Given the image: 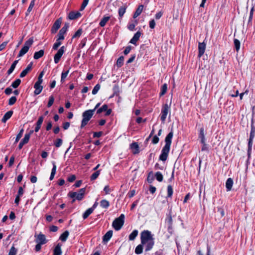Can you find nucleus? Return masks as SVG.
Returning a JSON list of instances; mask_svg holds the SVG:
<instances>
[{
	"label": "nucleus",
	"mask_w": 255,
	"mask_h": 255,
	"mask_svg": "<svg viewBox=\"0 0 255 255\" xmlns=\"http://www.w3.org/2000/svg\"><path fill=\"white\" fill-rule=\"evenodd\" d=\"M30 138L29 134H27L26 133L24 135L23 138L22 139L21 141L24 142V143H27Z\"/></svg>",
	"instance_id": "obj_56"
},
{
	"label": "nucleus",
	"mask_w": 255,
	"mask_h": 255,
	"mask_svg": "<svg viewBox=\"0 0 255 255\" xmlns=\"http://www.w3.org/2000/svg\"><path fill=\"white\" fill-rule=\"evenodd\" d=\"M89 0H84L80 8L81 11L83 10L87 5Z\"/></svg>",
	"instance_id": "obj_49"
},
{
	"label": "nucleus",
	"mask_w": 255,
	"mask_h": 255,
	"mask_svg": "<svg viewBox=\"0 0 255 255\" xmlns=\"http://www.w3.org/2000/svg\"><path fill=\"white\" fill-rule=\"evenodd\" d=\"M127 7L126 6H121L118 10V14L119 16V19H122L123 15L126 12Z\"/></svg>",
	"instance_id": "obj_27"
},
{
	"label": "nucleus",
	"mask_w": 255,
	"mask_h": 255,
	"mask_svg": "<svg viewBox=\"0 0 255 255\" xmlns=\"http://www.w3.org/2000/svg\"><path fill=\"white\" fill-rule=\"evenodd\" d=\"M206 48V44L204 42H199L198 44L199 54L198 56L201 57L204 53Z\"/></svg>",
	"instance_id": "obj_16"
},
{
	"label": "nucleus",
	"mask_w": 255,
	"mask_h": 255,
	"mask_svg": "<svg viewBox=\"0 0 255 255\" xmlns=\"http://www.w3.org/2000/svg\"><path fill=\"white\" fill-rule=\"evenodd\" d=\"M140 240L142 245H146L145 251L147 252L152 249L154 244V238L151 232L144 230L140 233Z\"/></svg>",
	"instance_id": "obj_1"
},
{
	"label": "nucleus",
	"mask_w": 255,
	"mask_h": 255,
	"mask_svg": "<svg viewBox=\"0 0 255 255\" xmlns=\"http://www.w3.org/2000/svg\"><path fill=\"white\" fill-rule=\"evenodd\" d=\"M124 57L121 56L118 59L116 62L117 66L118 68L121 67L124 65Z\"/></svg>",
	"instance_id": "obj_34"
},
{
	"label": "nucleus",
	"mask_w": 255,
	"mask_h": 255,
	"mask_svg": "<svg viewBox=\"0 0 255 255\" xmlns=\"http://www.w3.org/2000/svg\"><path fill=\"white\" fill-rule=\"evenodd\" d=\"M16 98L15 96L11 97L8 100V105L10 106H12L14 105L16 101Z\"/></svg>",
	"instance_id": "obj_47"
},
{
	"label": "nucleus",
	"mask_w": 255,
	"mask_h": 255,
	"mask_svg": "<svg viewBox=\"0 0 255 255\" xmlns=\"http://www.w3.org/2000/svg\"><path fill=\"white\" fill-rule=\"evenodd\" d=\"M43 120H44V117L43 116L39 117L38 119V121L36 123V125L39 126L41 127V125L43 122Z\"/></svg>",
	"instance_id": "obj_51"
},
{
	"label": "nucleus",
	"mask_w": 255,
	"mask_h": 255,
	"mask_svg": "<svg viewBox=\"0 0 255 255\" xmlns=\"http://www.w3.org/2000/svg\"><path fill=\"white\" fill-rule=\"evenodd\" d=\"M62 42L61 41L59 40L56 39V42L54 43L52 46V49L54 50H58L59 47L61 45Z\"/></svg>",
	"instance_id": "obj_41"
},
{
	"label": "nucleus",
	"mask_w": 255,
	"mask_h": 255,
	"mask_svg": "<svg viewBox=\"0 0 255 255\" xmlns=\"http://www.w3.org/2000/svg\"><path fill=\"white\" fill-rule=\"evenodd\" d=\"M71 69V67H69L67 70L65 71L63 70L61 73V80L60 82L61 83H63L65 82V79L67 77L68 74L69 73L70 69Z\"/></svg>",
	"instance_id": "obj_20"
},
{
	"label": "nucleus",
	"mask_w": 255,
	"mask_h": 255,
	"mask_svg": "<svg viewBox=\"0 0 255 255\" xmlns=\"http://www.w3.org/2000/svg\"><path fill=\"white\" fill-rule=\"evenodd\" d=\"M94 110H88L84 111L82 113V120L81 121V124L80 128H83L88 124V122L90 120L94 115Z\"/></svg>",
	"instance_id": "obj_3"
},
{
	"label": "nucleus",
	"mask_w": 255,
	"mask_h": 255,
	"mask_svg": "<svg viewBox=\"0 0 255 255\" xmlns=\"http://www.w3.org/2000/svg\"><path fill=\"white\" fill-rule=\"evenodd\" d=\"M158 141H159V138L157 135H155L152 138L151 142L153 144H156L158 142Z\"/></svg>",
	"instance_id": "obj_60"
},
{
	"label": "nucleus",
	"mask_w": 255,
	"mask_h": 255,
	"mask_svg": "<svg viewBox=\"0 0 255 255\" xmlns=\"http://www.w3.org/2000/svg\"><path fill=\"white\" fill-rule=\"evenodd\" d=\"M82 32H83L82 29L79 28L77 31H76L75 32L74 34L73 35L72 39L75 38L79 37L81 35Z\"/></svg>",
	"instance_id": "obj_44"
},
{
	"label": "nucleus",
	"mask_w": 255,
	"mask_h": 255,
	"mask_svg": "<svg viewBox=\"0 0 255 255\" xmlns=\"http://www.w3.org/2000/svg\"><path fill=\"white\" fill-rule=\"evenodd\" d=\"M233 184V179L231 178H228L226 182V187L228 191H229L232 189Z\"/></svg>",
	"instance_id": "obj_26"
},
{
	"label": "nucleus",
	"mask_w": 255,
	"mask_h": 255,
	"mask_svg": "<svg viewBox=\"0 0 255 255\" xmlns=\"http://www.w3.org/2000/svg\"><path fill=\"white\" fill-rule=\"evenodd\" d=\"M199 137L201 139V143H204V141H205V137L204 129L203 128H201L200 129Z\"/></svg>",
	"instance_id": "obj_30"
},
{
	"label": "nucleus",
	"mask_w": 255,
	"mask_h": 255,
	"mask_svg": "<svg viewBox=\"0 0 255 255\" xmlns=\"http://www.w3.org/2000/svg\"><path fill=\"white\" fill-rule=\"evenodd\" d=\"M35 0H31L30 3V4L28 7V12H31V11L32 10L34 4H35Z\"/></svg>",
	"instance_id": "obj_54"
},
{
	"label": "nucleus",
	"mask_w": 255,
	"mask_h": 255,
	"mask_svg": "<svg viewBox=\"0 0 255 255\" xmlns=\"http://www.w3.org/2000/svg\"><path fill=\"white\" fill-rule=\"evenodd\" d=\"M34 88L35 90L34 94L35 95H39L43 90V86L40 85L35 84L34 85Z\"/></svg>",
	"instance_id": "obj_23"
},
{
	"label": "nucleus",
	"mask_w": 255,
	"mask_h": 255,
	"mask_svg": "<svg viewBox=\"0 0 255 255\" xmlns=\"http://www.w3.org/2000/svg\"><path fill=\"white\" fill-rule=\"evenodd\" d=\"M62 22V18L61 17L55 20L51 28V33L52 34H55L57 32V30L61 26Z\"/></svg>",
	"instance_id": "obj_8"
},
{
	"label": "nucleus",
	"mask_w": 255,
	"mask_h": 255,
	"mask_svg": "<svg viewBox=\"0 0 255 255\" xmlns=\"http://www.w3.org/2000/svg\"><path fill=\"white\" fill-rule=\"evenodd\" d=\"M17 252V249H16L14 245L11 247L8 255H16Z\"/></svg>",
	"instance_id": "obj_42"
},
{
	"label": "nucleus",
	"mask_w": 255,
	"mask_h": 255,
	"mask_svg": "<svg viewBox=\"0 0 255 255\" xmlns=\"http://www.w3.org/2000/svg\"><path fill=\"white\" fill-rule=\"evenodd\" d=\"M66 48L64 46H61L57 51L54 56V61L55 64H57L60 60L61 58L64 53Z\"/></svg>",
	"instance_id": "obj_7"
},
{
	"label": "nucleus",
	"mask_w": 255,
	"mask_h": 255,
	"mask_svg": "<svg viewBox=\"0 0 255 255\" xmlns=\"http://www.w3.org/2000/svg\"><path fill=\"white\" fill-rule=\"evenodd\" d=\"M234 44L236 48V49L237 51H238L240 48V42L238 39L234 40Z\"/></svg>",
	"instance_id": "obj_50"
},
{
	"label": "nucleus",
	"mask_w": 255,
	"mask_h": 255,
	"mask_svg": "<svg viewBox=\"0 0 255 255\" xmlns=\"http://www.w3.org/2000/svg\"><path fill=\"white\" fill-rule=\"evenodd\" d=\"M125 215L123 214L116 218L112 223V226L116 231H119L123 226L125 223Z\"/></svg>",
	"instance_id": "obj_4"
},
{
	"label": "nucleus",
	"mask_w": 255,
	"mask_h": 255,
	"mask_svg": "<svg viewBox=\"0 0 255 255\" xmlns=\"http://www.w3.org/2000/svg\"><path fill=\"white\" fill-rule=\"evenodd\" d=\"M149 27H150L151 29H153V28H154V27H155V25H156V23H155V22L154 19H151V20L149 21Z\"/></svg>",
	"instance_id": "obj_55"
},
{
	"label": "nucleus",
	"mask_w": 255,
	"mask_h": 255,
	"mask_svg": "<svg viewBox=\"0 0 255 255\" xmlns=\"http://www.w3.org/2000/svg\"><path fill=\"white\" fill-rule=\"evenodd\" d=\"M34 237L36 238L35 241L37 243L44 245L47 242L45 236L41 233L37 235H35Z\"/></svg>",
	"instance_id": "obj_11"
},
{
	"label": "nucleus",
	"mask_w": 255,
	"mask_h": 255,
	"mask_svg": "<svg viewBox=\"0 0 255 255\" xmlns=\"http://www.w3.org/2000/svg\"><path fill=\"white\" fill-rule=\"evenodd\" d=\"M69 235V232L68 231H65L63 232L60 236L59 240H60L62 242H65Z\"/></svg>",
	"instance_id": "obj_28"
},
{
	"label": "nucleus",
	"mask_w": 255,
	"mask_h": 255,
	"mask_svg": "<svg viewBox=\"0 0 255 255\" xmlns=\"http://www.w3.org/2000/svg\"><path fill=\"white\" fill-rule=\"evenodd\" d=\"M100 87L101 86L99 84H97V85H96L92 90V94H96L98 93V91L100 90Z\"/></svg>",
	"instance_id": "obj_46"
},
{
	"label": "nucleus",
	"mask_w": 255,
	"mask_h": 255,
	"mask_svg": "<svg viewBox=\"0 0 255 255\" xmlns=\"http://www.w3.org/2000/svg\"><path fill=\"white\" fill-rule=\"evenodd\" d=\"M69 27V24L67 22H66L64 23V26L62 27V28L60 30L66 33Z\"/></svg>",
	"instance_id": "obj_52"
},
{
	"label": "nucleus",
	"mask_w": 255,
	"mask_h": 255,
	"mask_svg": "<svg viewBox=\"0 0 255 255\" xmlns=\"http://www.w3.org/2000/svg\"><path fill=\"white\" fill-rule=\"evenodd\" d=\"M113 232L112 230H109L105 234L102 239V242L104 244H106L109 241L113 236Z\"/></svg>",
	"instance_id": "obj_15"
},
{
	"label": "nucleus",
	"mask_w": 255,
	"mask_h": 255,
	"mask_svg": "<svg viewBox=\"0 0 255 255\" xmlns=\"http://www.w3.org/2000/svg\"><path fill=\"white\" fill-rule=\"evenodd\" d=\"M141 35V32L139 31H137L133 35L132 38L130 40L129 43L136 46L137 42L139 40L140 36Z\"/></svg>",
	"instance_id": "obj_12"
},
{
	"label": "nucleus",
	"mask_w": 255,
	"mask_h": 255,
	"mask_svg": "<svg viewBox=\"0 0 255 255\" xmlns=\"http://www.w3.org/2000/svg\"><path fill=\"white\" fill-rule=\"evenodd\" d=\"M8 41H4L2 42L1 44H0V51L5 49L7 44L8 43Z\"/></svg>",
	"instance_id": "obj_62"
},
{
	"label": "nucleus",
	"mask_w": 255,
	"mask_h": 255,
	"mask_svg": "<svg viewBox=\"0 0 255 255\" xmlns=\"http://www.w3.org/2000/svg\"><path fill=\"white\" fill-rule=\"evenodd\" d=\"M23 131H24L23 128H21L20 130L19 133L16 135L15 140V143L19 141V140L20 139V138L22 137Z\"/></svg>",
	"instance_id": "obj_45"
},
{
	"label": "nucleus",
	"mask_w": 255,
	"mask_h": 255,
	"mask_svg": "<svg viewBox=\"0 0 255 255\" xmlns=\"http://www.w3.org/2000/svg\"><path fill=\"white\" fill-rule=\"evenodd\" d=\"M103 134V131H98V132H94L93 133V137L94 138H96V137H101Z\"/></svg>",
	"instance_id": "obj_57"
},
{
	"label": "nucleus",
	"mask_w": 255,
	"mask_h": 255,
	"mask_svg": "<svg viewBox=\"0 0 255 255\" xmlns=\"http://www.w3.org/2000/svg\"><path fill=\"white\" fill-rule=\"evenodd\" d=\"M170 111V103L168 104L167 103L165 104L162 107V116L161 117V120L163 123H164L165 120Z\"/></svg>",
	"instance_id": "obj_6"
},
{
	"label": "nucleus",
	"mask_w": 255,
	"mask_h": 255,
	"mask_svg": "<svg viewBox=\"0 0 255 255\" xmlns=\"http://www.w3.org/2000/svg\"><path fill=\"white\" fill-rule=\"evenodd\" d=\"M61 244L58 243L56 247H55L53 250V255H61L62 254V250H61Z\"/></svg>",
	"instance_id": "obj_19"
},
{
	"label": "nucleus",
	"mask_w": 255,
	"mask_h": 255,
	"mask_svg": "<svg viewBox=\"0 0 255 255\" xmlns=\"http://www.w3.org/2000/svg\"><path fill=\"white\" fill-rule=\"evenodd\" d=\"M167 84H164L162 87V91L160 93V95H164L167 91Z\"/></svg>",
	"instance_id": "obj_53"
},
{
	"label": "nucleus",
	"mask_w": 255,
	"mask_h": 255,
	"mask_svg": "<svg viewBox=\"0 0 255 255\" xmlns=\"http://www.w3.org/2000/svg\"><path fill=\"white\" fill-rule=\"evenodd\" d=\"M33 42L32 38H30L27 41H26L24 44V45L20 50L18 57H21L26 54L28 51L30 47L32 45Z\"/></svg>",
	"instance_id": "obj_5"
},
{
	"label": "nucleus",
	"mask_w": 255,
	"mask_h": 255,
	"mask_svg": "<svg viewBox=\"0 0 255 255\" xmlns=\"http://www.w3.org/2000/svg\"><path fill=\"white\" fill-rule=\"evenodd\" d=\"M131 49V46H128L126 47L125 50L124 51V54L125 55H128Z\"/></svg>",
	"instance_id": "obj_61"
},
{
	"label": "nucleus",
	"mask_w": 255,
	"mask_h": 255,
	"mask_svg": "<svg viewBox=\"0 0 255 255\" xmlns=\"http://www.w3.org/2000/svg\"><path fill=\"white\" fill-rule=\"evenodd\" d=\"M76 177L75 175H71L67 178V180L69 182H72L75 180Z\"/></svg>",
	"instance_id": "obj_59"
},
{
	"label": "nucleus",
	"mask_w": 255,
	"mask_h": 255,
	"mask_svg": "<svg viewBox=\"0 0 255 255\" xmlns=\"http://www.w3.org/2000/svg\"><path fill=\"white\" fill-rule=\"evenodd\" d=\"M108 108V106L107 104H104L101 108H99L97 110V114H100L103 112H105L107 108Z\"/></svg>",
	"instance_id": "obj_38"
},
{
	"label": "nucleus",
	"mask_w": 255,
	"mask_h": 255,
	"mask_svg": "<svg viewBox=\"0 0 255 255\" xmlns=\"http://www.w3.org/2000/svg\"><path fill=\"white\" fill-rule=\"evenodd\" d=\"M138 231L134 230L129 235L128 239L130 241H133L138 235Z\"/></svg>",
	"instance_id": "obj_31"
},
{
	"label": "nucleus",
	"mask_w": 255,
	"mask_h": 255,
	"mask_svg": "<svg viewBox=\"0 0 255 255\" xmlns=\"http://www.w3.org/2000/svg\"><path fill=\"white\" fill-rule=\"evenodd\" d=\"M110 16L104 15L99 22V25L101 27H104L106 24L107 22L110 20Z\"/></svg>",
	"instance_id": "obj_24"
},
{
	"label": "nucleus",
	"mask_w": 255,
	"mask_h": 255,
	"mask_svg": "<svg viewBox=\"0 0 255 255\" xmlns=\"http://www.w3.org/2000/svg\"><path fill=\"white\" fill-rule=\"evenodd\" d=\"M52 163L53 167L52 168L51 174H50V176L49 177L50 180H52L54 179V176L56 174V168H57L55 161H52Z\"/></svg>",
	"instance_id": "obj_22"
},
{
	"label": "nucleus",
	"mask_w": 255,
	"mask_h": 255,
	"mask_svg": "<svg viewBox=\"0 0 255 255\" xmlns=\"http://www.w3.org/2000/svg\"><path fill=\"white\" fill-rule=\"evenodd\" d=\"M101 171V169L98 170H97L94 173H93L90 176V180L91 181H94L95 180H96L99 176Z\"/></svg>",
	"instance_id": "obj_33"
},
{
	"label": "nucleus",
	"mask_w": 255,
	"mask_h": 255,
	"mask_svg": "<svg viewBox=\"0 0 255 255\" xmlns=\"http://www.w3.org/2000/svg\"><path fill=\"white\" fill-rule=\"evenodd\" d=\"M93 212V209L89 208L82 215L83 218L84 219H87L90 215H91Z\"/></svg>",
	"instance_id": "obj_35"
},
{
	"label": "nucleus",
	"mask_w": 255,
	"mask_h": 255,
	"mask_svg": "<svg viewBox=\"0 0 255 255\" xmlns=\"http://www.w3.org/2000/svg\"><path fill=\"white\" fill-rule=\"evenodd\" d=\"M44 54V50L43 49H41L38 51H36L34 53L33 55V58L34 59H38L42 57Z\"/></svg>",
	"instance_id": "obj_25"
},
{
	"label": "nucleus",
	"mask_w": 255,
	"mask_h": 255,
	"mask_svg": "<svg viewBox=\"0 0 255 255\" xmlns=\"http://www.w3.org/2000/svg\"><path fill=\"white\" fill-rule=\"evenodd\" d=\"M66 33V32L60 30L57 36V39L60 41L63 40L65 38V34Z\"/></svg>",
	"instance_id": "obj_36"
},
{
	"label": "nucleus",
	"mask_w": 255,
	"mask_h": 255,
	"mask_svg": "<svg viewBox=\"0 0 255 255\" xmlns=\"http://www.w3.org/2000/svg\"><path fill=\"white\" fill-rule=\"evenodd\" d=\"M155 177L158 181H159V171L156 172L154 175L152 171H150L147 177V181L149 183H152Z\"/></svg>",
	"instance_id": "obj_10"
},
{
	"label": "nucleus",
	"mask_w": 255,
	"mask_h": 255,
	"mask_svg": "<svg viewBox=\"0 0 255 255\" xmlns=\"http://www.w3.org/2000/svg\"><path fill=\"white\" fill-rule=\"evenodd\" d=\"M81 14L79 11H72L69 13L68 18L70 20H75L81 17Z\"/></svg>",
	"instance_id": "obj_13"
},
{
	"label": "nucleus",
	"mask_w": 255,
	"mask_h": 255,
	"mask_svg": "<svg viewBox=\"0 0 255 255\" xmlns=\"http://www.w3.org/2000/svg\"><path fill=\"white\" fill-rule=\"evenodd\" d=\"M100 206L103 208L107 209L110 206V203L107 200L103 199L100 201Z\"/></svg>",
	"instance_id": "obj_32"
},
{
	"label": "nucleus",
	"mask_w": 255,
	"mask_h": 255,
	"mask_svg": "<svg viewBox=\"0 0 255 255\" xmlns=\"http://www.w3.org/2000/svg\"><path fill=\"white\" fill-rule=\"evenodd\" d=\"M20 83H21V80L19 79H16L14 81H13L12 83L11 86L12 88L16 89L19 86Z\"/></svg>",
	"instance_id": "obj_39"
},
{
	"label": "nucleus",
	"mask_w": 255,
	"mask_h": 255,
	"mask_svg": "<svg viewBox=\"0 0 255 255\" xmlns=\"http://www.w3.org/2000/svg\"><path fill=\"white\" fill-rule=\"evenodd\" d=\"M32 62H30L27 65V67L20 73L19 75L20 78H23L27 75L28 72L32 69Z\"/></svg>",
	"instance_id": "obj_17"
},
{
	"label": "nucleus",
	"mask_w": 255,
	"mask_h": 255,
	"mask_svg": "<svg viewBox=\"0 0 255 255\" xmlns=\"http://www.w3.org/2000/svg\"><path fill=\"white\" fill-rule=\"evenodd\" d=\"M104 191H105L106 194H109L111 192V190L110 188L109 185H106L105 186L104 188Z\"/></svg>",
	"instance_id": "obj_64"
},
{
	"label": "nucleus",
	"mask_w": 255,
	"mask_h": 255,
	"mask_svg": "<svg viewBox=\"0 0 255 255\" xmlns=\"http://www.w3.org/2000/svg\"><path fill=\"white\" fill-rule=\"evenodd\" d=\"M13 113V111L11 110L7 112L3 116L1 119V122L5 123L8 119L11 118Z\"/></svg>",
	"instance_id": "obj_18"
},
{
	"label": "nucleus",
	"mask_w": 255,
	"mask_h": 255,
	"mask_svg": "<svg viewBox=\"0 0 255 255\" xmlns=\"http://www.w3.org/2000/svg\"><path fill=\"white\" fill-rule=\"evenodd\" d=\"M137 24V21L136 20L134 21V23H128V28L130 31H133L134 30V28L135 25Z\"/></svg>",
	"instance_id": "obj_40"
},
{
	"label": "nucleus",
	"mask_w": 255,
	"mask_h": 255,
	"mask_svg": "<svg viewBox=\"0 0 255 255\" xmlns=\"http://www.w3.org/2000/svg\"><path fill=\"white\" fill-rule=\"evenodd\" d=\"M173 133L169 132L165 139V144L162 149V153L160 154V160L165 161L167 159L170 150L171 144Z\"/></svg>",
	"instance_id": "obj_2"
},
{
	"label": "nucleus",
	"mask_w": 255,
	"mask_h": 255,
	"mask_svg": "<svg viewBox=\"0 0 255 255\" xmlns=\"http://www.w3.org/2000/svg\"><path fill=\"white\" fill-rule=\"evenodd\" d=\"M130 148L133 154H136L139 152V147L137 142H134L131 143L130 144Z\"/></svg>",
	"instance_id": "obj_14"
},
{
	"label": "nucleus",
	"mask_w": 255,
	"mask_h": 255,
	"mask_svg": "<svg viewBox=\"0 0 255 255\" xmlns=\"http://www.w3.org/2000/svg\"><path fill=\"white\" fill-rule=\"evenodd\" d=\"M167 193L168 197H171L173 194V189L170 185H169L167 187Z\"/></svg>",
	"instance_id": "obj_58"
},
{
	"label": "nucleus",
	"mask_w": 255,
	"mask_h": 255,
	"mask_svg": "<svg viewBox=\"0 0 255 255\" xmlns=\"http://www.w3.org/2000/svg\"><path fill=\"white\" fill-rule=\"evenodd\" d=\"M68 196L73 199L72 203H74L76 200L81 201L84 198V197L82 196V194H80L76 192H69Z\"/></svg>",
	"instance_id": "obj_9"
},
{
	"label": "nucleus",
	"mask_w": 255,
	"mask_h": 255,
	"mask_svg": "<svg viewBox=\"0 0 255 255\" xmlns=\"http://www.w3.org/2000/svg\"><path fill=\"white\" fill-rule=\"evenodd\" d=\"M18 62V60H16L14 61L12 63L10 68L7 71V74L8 75H10V74H11L12 73V72L14 70Z\"/></svg>",
	"instance_id": "obj_29"
},
{
	"label": "nucleus",
	"mask_w": 255,
	"mask_h": 255,
	"mask_svg": "<svg viewBox=\"0 0 255 255\" xmlns=\"http://www.w3.org/2000/svg\"><path fill=\"white\" fill-rule=\"evenodd\" d=\"M143 8V5L142 4L139 5L138 7L136 8L135 11L133 13V18H136L142 12Z\"/></svg>",
	"instance_id": "obj_21"
},
{
	"label": "nucleus",
	"mask_w": 255,
	"mask_h": 255,
	"mask_svg": "<svg viewBox=\"0 0 255 255\" xmlns=\"http://www.w3.org/2000/svg\"><path fill=\"white\" fill-rule=\"evenodd\" d=\"M87 39L86 38H85L84 39H82L79 44V47L81 48H83L86 43Z\"/></svg>",
	"instance_id": "obj_63"
},
{
	"label": "nucleus",
	"mask_w": 255,
	"mask_h": 255,
	"mask_svg": "<svg viewBox=\"0 0 255 255\" xmlns=\"http://www.w3.org/2000/svg\"><path fill=\"white\" fill-rule=\"evenodd\" d=\"M62 143H63V140L61 138H57L56 139L54 142V145L56 147H59L60 146H61V145L62 144Z\"/></svg>",
	"instance_id": "obj_43"
},
{
	"label": "nucleus",
	"mask_w": 255,
	"mask_h": 255,
	"mask_svg": "<svg viewBox=\"0 0 255 255\" xmlns=\"http://www.w3.org/2000/svg\"><path fill=\"white\" fill-rule=\"evenodd\" d=\"M54 101V98L53 96H50L47 107L48 108H50L51 106H52V105L53 104Z\"/></svg>",
	"instance_id": "obj_48"
},
{
	"label": "nucleus",
	"mask_w": 255,
	"mask_h": 255,
	"mask_svg": "<svg viewBox=\"0 0 255 255\" xmlns=\"http://www.w3.org/2000/svg\"><path fill=\"white\" fill-rule=\"evenodd\" d=\"M143 245L141 244L138 245L135 249V253L137 255L141 254L143 252Z\"/></svg>",
	"instance_id": "obj_37"
}]
</instances>
